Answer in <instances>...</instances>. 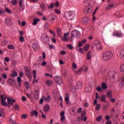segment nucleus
I'll list each match as a JSON object with an SVG mask.
<instances>
[{"mask_svg":"<svg viewBox=\"0 0 124 124\" xmlns=\"http://www.w3.org/2000/svg\"><path fill=\"white\" fill-rule=\"evenodd\" d=\"M44 101V97H43L40 100V102H39L40 104H42Z\"/></svg>","mask_w":124,"mask_h":124,"instance_id":"58","label":"nucleus"},{"mask_svg":"<svg viewBox=\"0 0 124 124\" xmlns=\"http://www.w3.org/2000/svg\"><path fill=\"white\" fill-rule=\"evenodd\" d=\"M94 44L96 47L97 50H102V46L100 45V43L98 40H95Z\"/></svg>","mask_w":124,"mask_h":124,"instance_id":"9","label":"nucleus"},{"mask_svg":"<svg viewBox=\"0 0 124 124\" xmlns=\"http://www.w3.org/2000/svg\"><path fill=\"white\" fill-rule=\"evenodd\" d=\"M112 35L116 37H123L124 36V33L121 31H115L113 32Z\"/></svg>","mask_w":124,"mask_h":124,"instance_id":"7","label":"nucleus"},{"mask_svg":"<svg viewBox=\"0 0 124 124\" xmlns=\"http://www.w3.org/2000/svg\"><path fill=\"white\" fill-rule=\"evenodd\" d=\"M77 86L78 87V89H81L82 88V82L78 81L77 82Z\"/></svg>","mask_w":124,"mask_h":124,"instance_id":"34","label":"nucleus"},{"mask_svg":"<svg viewBox=\"0 0 124 124\" xmlns=\"http://www.w3.org/2000/svg\"><path fill=\"white\" fill-rule=\"evenodd\" d=\"M101 119H102V116H99L96 118V120L97 122H100V121H101Z\"/></svg>","mask_w":124,"mask_h":124,"instance_id":"47","label":"nucleus"},{"mask_svg":"<svg viewBox=\"0 0 124 124\" xmlns=\"http://www.w3.org/2000/svg\"><path fill=\"white\" fill-rule=\"evenodd\" d=\"M67 81H68V84H71V83H72V76L70 75L68 76V78H67Z\"/></svg>","mask_w":124,"mask_h":124,"instance_id":"27","label":"nucleus"},{"mask_svg":"<svg viewBox=\"0 0 124 124\" xmlns=\"http://www.w3.org/2000/svg\"><path fill=\"white\" fill-rule=\"evenodd\" d=\"M26 74L27 77L31 76V71L28 68V67H26L25 68Z\"/></svg>","mask_w":124,"mask_h":124,"instance_id":"22","label":"nucleus"},{"mask_svg":"<svg viewBox=\"0 0 124 124\" xmlns=\"http://www.w3.org/2000/svg\"><path fill=\"white\" fill-rule=\"evenodd\" d=\"M5 10L7 13H11V11L8 8H5Z\"/></svg>","mask_w":124,"mask_h":124,"instance_id":"59","label":"nucleus"},{"mask_svg":"<svg viewBox=\"0 0 124 124\" xmlns=\"http://www.w3.org/2000/svg\"><path fill=\"white\" fill-rule=\"evenodd\" d=\"M8 104H11V105H13V103H15V100H12L10 98H8Z\"/></svg>","mask_w":124,"mask_h":124,"instance_id":"21","label":"nucleus"},{"mask_svg":"<svg viewBox=\"0 0 124 124\" xmlns=\"http://www.w3.org/2000/svg\"><path fill=\"white\" fill-rule=\"evenodd\" d=\"M102 88L103 90H106V89H107V85H106V84H105V83H103L102 84Z\"/></svg>","mask_w":124,"mask_h":124,"instance_id":"43","label":"nucleus"},{"mask_svg":"<svg viewBox=\"0 0 124 124\" xmlns=\"http://www.w3.org/2000/svg\"><path fill=\"white\" fill-rule=\"evenodd\" d=\"M49 110H50V106L49 105H46L44 106V111L45 113H46V112H48V111H49Z\"/></svg>","mask_w":124,"mask_h":124,"instance_id":"19","label":"nucleus"},{"mask_svg":"<svg viewBox=\"0 0 124 124\" xmlns=\"http://www.w3.org/2000/svg\"><path fill=\"white\" fill-rule=\"evenodd\" d=\"M90 22V18L88 17H85L82 18L81 20V22L82 24H85L89 23Z\"/></svg>","mask_w":124,"mask_h":124,"instance_id":"16","label":"nucleus"},{"mask_svg":"<svg viewBox=\"0 0 124 124\" xmlns=\"http://www.w3.org/2000/svg\"><path fill=\"white\" fill-rule=\"evenodd\" d=\"M101 74H104L106 72V68L105 67H102L100 70Z\"/></svg>","mask_w":124,"mask_h":124,"instance_id":"33","label":"nucleus"},{"mask_svg":"<svg viewBox=\"0 0 124 124\" xmlns=\"http://www.w3.org/2000/svg\"><path fill=\"white\" fill-rule=\"evenodd\" d=\"M93 9L92 6H88L85 8V9L84 10V14H89V13H91L92 10Z\"/></svg>","mask_w":124,"mask_h":124,"instance_id":"10","label":"nucleus"},{"mask_svg":"<svg viewBox=\"0 0 124 124\" xmlns=\"http://www.w3.org/2000/svg\"><path fill=\"white\" fill-rule=\"evenodd\" d=\"M96 90L97 92H101V91H102V89H101V87L100 86L97 87Z\"/></svg>","mask_w":124,"mask_h":124,"instance_id":"57","label":"nucleus"},{"mask_svg":"<svg viewBox=\"0 0 124 124\" xmlns=\"http://www.w3.org/2000/svg\"><path fill=\"white\" fill-rule=\"evenodd\" d=\"M39 19H34L33 20V23H32V25L33 26H36L37 25V22H39Z\"/></svg>","mask_w":124,"mask_h":124,"instance_id":"32","label":"nucleus"},{"mask_svg":"<svg viewBox=\"0 0 124 124\" xmlns=\"http://www.w3.org/2000/svg\"><path fill=\"white\" fill-rule=\"evenodd\" d=\"M39 93L37 91H35L33 94H34V96H38Z\"/></svg>","mask_w":124,"mask_h":124,"instance_id":"56","label":"nucleus"},{"mask_svg":"<svg viewBox=\"0 0 124 124\" xmlns=\"http://www.w3.org/2000/svg\"><path fill=\"white\" fill-rule=\"evenodd\" d=\"M81 71H83V69L82 68H80L78 70V71H75V74L77 75V74H79V73H80V72H81Z\"/></svg>","mask_w":124,"mask_h":124,"instance_id":"41","label":"nucleus"},{"mask_svg":"<svg viewBox=\"0 0 124 124\" xmlns=\"http://www.w3.org/2000/svg\"><path fill=\"white\" fill-rule=\"evenodd\" d=\"M98 9H99V8L98 7H97L95 8V10L94 11V12L93 13V16H94V15H95V13H96V12H97V10H98Z\"/></svg>","mask_w":124,"mask_h":124,"instance_id":"49","label":"nucleus"},{"mask_svg":"<svg viewBox=\"0 0 124 124\" xmlns=\"http://www.w3.org/2000/svg\"><path fill=\"white\" fill-rule=\"evenodd\" d=\"M54 80L56 81L57 85L59 86L62 84V78L60 76H56L54 78Z\"/></svg>","mask_w":124,"mask_h":124,"instance_id":"8","label":"nucleus"},{"mask_svg":"<svg viewBox=\"0 0 124 124\" xmlns=\"http://www.w3.org/2000/svg\"><path fill=\"white\" fill-rule=\"evenodd\" d=\"M72 66L74 69H76V68H77V65L75 63H73Z\"/></svg>","mask_w":124,"mask_h":124,"instance_id":"61","label":"nucleus"},{"mask_svg":"<svg viewBox=\"0 0 124 124\" xmlns=\"http://www.w3.org/2000/svg\"><path fill=\"white\" fill-rule=\"evenodd\" d=\"M120 59H124V48L121 49L120 52Z\"/></svg>","mask_w":124,"mask_h":124,"instance_id":"20","label":"nucleus"},{"mask_svg":"<svg viewBox=\"0 0 124 124\" xmlns=\"http://www.w3.org/2000/svg\"><path fill=\"white\" fill-rule=\"evenodd\" d=\"M64 17L67 20H74L75 18V12H66L64 13Z\"/></svg>","mask_w":124,"mask_h":124,"instance_id":"2","label":"nucleus"},{"mask_svg":"<svg viewBox=\"0 0 124 124\" xmlns=\"http://www.w3.org/2000/svg\"><path fill=\"white\" fill-rule=\"evenodd\" d=\"M0 82L1 83V85H4V84H5V81H4V80H2L1 78H0Z\"/></svg>","mask_w":124,"mask_h":124,"instance_id":"52","label":"nucleus"},{"mask_svg":"<svg viewBox=\"0 0 124 124\" xmlns=\"http://www.w3.org/2000/svg\"><path fill=\"white\" fill-rule=\"evenodd\" d=\"M8 83L10 86H15L16 85V81H15V79H14L13 78H9L8 80Z\"/></svg>","mask_w":124,"mask_h":124,"instance_id":"11","label":"nucleus"},{"mask_svg":"<svg viewBox=\"0 0 124 124\" xmlns=\"http://www.w3.org/2000/svg\"><path fill=\"white\" fill-rule=\"evenodd\" d=\"M54 6L55 7H59L60 6V2H59V1L56 2V3L54 4Z\"/></svg>","mask_w":124,"mask_h":124,"instance_id":"53","label":"nucleus"},{"mask_svg":"<svg viewBox=\"0 0 124 124\" xmlns=\"http://www.w3.org/2000/svg\"><path fill=\"white\" fill-rule=\"evenodd\" d=\"M0 101H1V105L3 106H7V103H6V96L5 95H0Z\"/></svg>","mask_w":124,"mask_h":124,"instance_id":"4","label":"nucleus"},{"mask_svg":"<svg viewBox=\"0 0 124 124\" xmlns=\"http://www.w3.org/2000/svg\"><path fill=\"white\" fill-rule=\"evenodd\" d=\"M20 108V107H19V105H16L15 106V109L16 110H19V108Z\"/></svg>","mask_w":124,"mask_h":124,"instance_id":"63","label":"nucleus"},{"mask_svg":"<svg viewBox=\"0 0 124 124\" xmlns=\"http://www.w3.org/2000/svg\"><path fill=\"white\" fill-rule=\"evenodd\" d=\"M99 100H100V101H102V102H105L106 103H107V101H106V96H105V95H102L100 96L99 97Z\"/></svg>","mask_w":124,"mask_h":124,"instance_id":"17","label":"nucleus"},{"mask_svg":"<svg viewBox=\"0 0 124 124\" xmlns=\"http://www.w3.org/2000/svg\"><path fill=\"white\" fill-rule=\"evenodd\" d=\"M100 107H101V105L100 104H97L95 107V110L98 111L100 109Z\"/></svg>","mask_w":124,"mask_h":124,"instance_id":"36","label":"nucleus"},{"mask_svg":"<svg viewBox=\"0 0 124 124\" xmlns=\"http://www.w3.org/2000/svg\"><path fill=\"white\" fill-rule=\"evenodd\" d=\"M89 47H90V45L89 44L86 45L84 47V50L86 51H88L89 50Z\"/></svg>","mask_w":124,"mask_h":124,"instance_id":"40","label":"nucleus"},{"mask_svg":"<svg viewBox=\"0 0 124 124\" xmlns=\"http://www.w3.org/2000/svg\"><path fill=\"white\" fill-rule=\"evenodd\" d=\"M86 111H83L82 112L81 114V121H83L84 122H86L87 121V116H85Z\"/></svg>","mask_w":124,"mask_h":124,"instance_id":"14","label":"nucleus"},{"mask_svg":"<svg viewBox=\"0 0 124 124\" xmlns=\"http://www.w3.org/2000/svg\"><path fill=\"white\" fill-rule=\"evenodd\" d=\"M54 4L53 2L51 3L49 6H48V9H50L51 8H54Z\"/></svg>","mask_w":124,"mask_h":124,"instance_id":"45","label":"nucleus"},{"mask_svg":"<svg viewBox=\"0 0 124 124\" xmlns=\"http://www.w3.org/2000/svg\"><path fill=\"white\" fill-rule=\"evenodd\" d=\"M67 47L70 50H72V49H73V46H72V45H68Z\"/></svg>","mask_w":124,"mask_h":124,"instance_id":"62","label":"nucleus"},{"mask_svg":"<svg viewBox=\"0 0 124 124\" xmlns=\"http://www.w3.org/2000/svg\"><path fill=\"white\" fill-rule=\"evenodd\" d=\"M44 99L45 101L49 102L51 100V97H50L49 95H48L47 97L44 96Z\"/></svg>","mask_w":124,"mask_h":124,"instance_id":"30","label":"nucleus"},{"mask_svg":"<svg viewBox=\"0 0 124 124\" xmlns=\"http://www.w3.org/2000/svg\"><path fill=\"white\" fill-rule=\"evenodd\" d=\"M41 40L43 43H45L47 45L50 43V39H49L48 35H42L41 36Z\"/></svg>","mask_w":124,"mask_h":124,"instance_id":"3","label":"nucleus"},{"mask_svg":"<svg viewBox=\"0 0 124 124\" xmlns=\"http://www.w3.org/2000/svg\"><path fill=\"white\" fill-rule=\"evenodd\" d=\"M10 123H12L13 124H16V121H15V120H12V119L10 120Z\"/></svg>","mask_w":124,"mask_h":124,"instance_id":"64","label":"nucleus"},{"mask_svg":"<svg viewBox=\"0 0 124 124\" xmlns=\"http://www.w3.org/2000/svg\"><path fill=\"white\" fill-rule=\"evenodd\" d=\"M110 98V102H112V103H114V102H115V101H116V99L113 98V97H111Z\"/></svg>","mask_w":124,"mask_h":124,"instance_id":"54","label":"nucleus"},{"mask_svg":"<svg viewBox=\"0 0 124 124\" xmlns=\"http://www.w3.org/2000/svg\"><path fill=\"white\" fill-rule=\"evenodd\" d=\"M21 118L22 119H27L28 118V115L26 114H23Z\"/></svg>","mask_w":124,"mask_h":124,"instance_id":"60","label":"nucleus"},{"mask_svg":"<svg viewBox=\"0 0 124 124\" xmlns=\"http://www.w3.org/2000/svg\"><path fill=\"white\" fill-rule=\"evenodd\" d=\"M40 6L42 9V10H43L44 11L46 10V5L44 4V3H42L40 5Z\"/></svg>","mask_w":124,"mask_h":124,"instance_id":"29","label":"nucleus"},{"mask_svg":"<svg viewBox=\"0 0 124 124\" xmlns=\"http://www.w3.org/2000/svg\"><path fill=\"white\" fill-rule=\"evenodd\" d=\"M124 82L123 81H120L119 83L118 86L119 87V88H122V87H124Z\"/></svg>","mask_w":124,"mask_h":124,"instance_id":"46","label":"nucleus"},{"mask_svg":"<svg viewBox=\"0 0 124 124\" xmlns=\"http://www.w3.org/2000/svg\"><path fill=\"white\" fill-rule=\"evenodd\" d=\"M87 59L88 60H91L92 59V54L91 51L88 52L86 54Z\"/></svg>","mask_w":124,"mask_h":124,"instance_id":"24","label":"nucleus"},{"mask_svg":"<svg viewBox=\"0 0 124 124\" xmlns=\"http://www.w3.org/2000/svg\"><path fill=\"white\" fill-rule=\"evenodd\" d=\"M33 78L34 79H35V78H36V71L33 70Z\"/></svg>","mask_w":124,"mask_h":124,"instance_id":"55","label":"nucleus"},{"mask_svg":"<svg viewBox=\"0 0 124 124\" xmlns=\"http://www.w3.org/2000/svg\"><path fill=\"white\" fill-rule=\"evenodd\" d=\"M46 85H47V86H51L52 84H53V81H52L51 80H47L46 82Z\"/></svg>","mask_w":124,"mask_h":124,"instance_id":"44","label":"nucleus"},{"mask_svg":"<svg viewBox=\"0 0 124 124\" xmlns=\"http://www.w3.org/2000/svg\"><path fill=\"white\" fill-rule=\"evenodd\" d=\"M107 96H108V97H109V98L112 97L113 96H112V91H111V90H109L108 91L107 93Z\"/></svg>","mask_w":124,"mask_h":124,"instance_id":"28","label":"nucleus"},{"mask_svg":"<svg viewBox=\"0 0 124 124\" xmlns=\"http://www.w3.org/2000/svg\"><path fill=\"white\" fill-rule=\"evenodd\" d=\"M72 37H76L78 38V37H80V32L77 30H74L72 31L71 32Z\"/></svg>","mask_w":124,"mask_h":124,"instance_id":"6","label":"nucleus"},{"mask_svg":"<svg viewBox=\"0 0 124 124\" xmlns=\"http://www.w3.org/2000/svg\"><path fill=\"white\" fill-rule=\"evenodd\" d=\"M38 47V46L36 43L32 44V47L34 51H37Z\"/></svg>","mask_w":124,"mask_h":124,"instance_id":"23","label":"nucleus"},{"mask_svg":"<svg viewBox=\"0 0 124 124\" xmlns=\"http://www.w3.org/2000/svg\"><path fill=\"white\" fill-rule=\"evenodd\" d=\"M17 75L18 74L15 71H14L11 74V77H12L13 78H15V77H16V76H17Z\"/></svg>","mask_w":124,"mask_h":124,"instance_id":"25","label":"nucleus"},{"mask_svg":"<svg viewBox=\"0 0 124 124\" xmlns=\"http://www.w3.org/2000/svg\"><path fill=\"white\" fill-rule=\"evenodd\" d=\"M69 35V32L64 33V36L62 37V40H63V41L67 42L68 40H69V39L67 38V36H68Z\"/></svg>","mask_w":124,"mask_h":124,"instance_id":"12","label":"nucleus"},{"mask_svg":"<svg viewBox=\"0 0 124 124\" xmlns=\"http://www.w3.org/2000/svg\"><path fill=\"white\" fill-rule=\"evenodd\" d=\"M62 73L63 75H64V76L66 77V76L67 75V73H68V71H67L66 69H64L62 70Z\"/></svg>","mask_w":124,"mask_h":124,"instance_id":"31","label":"nucleus"},{"mask_svg":"<svg viewBox=\"0 0 124 124\" xmlns=\"http://www.w3.org/2000/svg\"><path fill=\"white\" fill-rule=\"evenodd\" d=\"M77 51H78L80 54H84V50L82 48H80L78 49V48H77Z\"/></svg>","mask_w":124,"mask_h":124,"instance_id":"39","label":"nucleus"},{"mask_svg":"<svg viewBox=\"0 0 124 124\" xmlns=\"http://www.w3.org/2000/svg\"><path fill=\"white\" fill-rule=\"evenodd\" d=\"M5 23L8 26H12V21L10 18H5Z\"/></svg>","mask_w":124,"mask_h":124,"instance_id":"13","label":"nucleus"},{"mask_svg":"<svg viewBox=\"0 0 124 124\" xmlns=\"http://www.w3.org/2000/svg\"><path fill=\"white\" fill-rule=\"evenodd\" d=\"M61 122L63 123L65 121V116H64V111H62L60 113Z\"/></svg>","mask_w":124,"mask_h":124,"instance_id":"15","label":"nucleus"},{"mask_svg":"<svg viewBox=\"0 0 124 124\" xmlns=\"http://www.w3.org/2000/svg\"><path fill=\"white\" fill-rule=\"evenodd\" d=\"M54 12H55V13H57V14H61V11L58 9L54 10Z\"/></svg>","mask_w":124,"mask_h":124,"instance_id":"48","label":"nucleus"},{"mask_svg":"<svg viewBox=\"0 0 124 124\" xmlns=\"http://www.w3.org/2000/svg\"><path fill=\"white\" fill-rule=\"evenodd\" d=\"M120 71L121 72H124V64H122V65L121 66Z\"/></svg>","mask_w":124,"mask_h":124,"instance_id":"51","label":"nucleus"},{"mask_svg":"<svg viewBox=\"0 0 124 124\" xmlns=\"http://www.w3.org/2000/svg\"><path fill=\"white\" fill-rule=\"evenodd\" d=\"M113 57V53L111 51H106L102 55V59L104 62H107Z\"/></svg>","mask_w":124,"mask_h":124,"instance_id":"1","label":"nucleus"},{"mask_svg":"<svg viewBox=\"0 0 124 124\" xmlns=\"http://www.w3.org/2000/svg\"><path fill=\"white\" fill-rule=\"evenodd\" d=\"M34 115V116H35L36 117V116L38 115V112H37L36 111V110H33L31 111V115Z\"/></svg>","mask_w":124,"mask_h":124,"instance_id":"38","label":"nucleus"},{"mask_svg":"<svg viewBox=\"0 0 124 124\" xmlns=\"http://www.w3.org/2000/svg\"><path fill=\"white\" fill-rule=\"evenodd\" d=\"M118 73L114 71H109L108 73L107 76L108 77H109L110 79H113L116 78V76H117Z\"/></svg>","mask_w":124,"mask_h":124,"instance_id":"5","label":"nucleus"},{"mask_svg":"<svg viewBox=\"0 0 124 124\" xmlns=\"http://www.w3.org/2000/svg\"><path fill=\"white\" fill-rule=\"evenodd\" d=\"M83 44L81 42H79L78 43V46H77V48H80V47H82Z\"/></svg>","mask_w":124,"mask_h":124,"instance_id":"50","label":"nucleus"},{"mask_svg":"<svg viewBox=\"0 0 124 124\" xmlns=\"http://www.w3.org/2000/svg\"><path fill=\"white\" fill-rule=\"evenodd\" d=\"M57 32L58 36L61 37V36H62V29H61L60 28H57Z\"/></svg>","mask_w":124,"mask_h":124,"instance_id":"26","label":"nucleus"},{"mask_svg":"<svg viewBox=\"0 0 124 124\" xmlns=\"http://www.w3.org/2000/svg\"><path fill=\"white\" fill-rule=\"evenodd\" d=\"M8 48L9 49V50H14L15 49L14 46L12 45H8Z\"/></svg>","mask_w":124,"mask_h":124,"instance_id":"42","label":"nucleus"},{"mask_svg":"<svg viewBox=\"0 0 124 124\" xmlns=\"http://www.w3.org/2000/svg\"><path fill=\"white\" fill-rule=\"evenodd\" d=\"M19 6L21 8H23V7H24V6H25V5H24V3L23 2L22 0H19Z\"/></svg>","mask_w":124,"mask_h":124,"instance_id":"37","label":"nucleus"},{"mask_svg":"<svg viewBox=\"0 0 124 124\" xmlns=\"http://www.w3.org/2000/svg\"><path fill=\"white\" fill-rule=\"evenodd\" d=\"M114 6V4H110L108 5L106 9L107 10H110V9H111Z\"/></svg>","mask_w":124,"mask_h":124,"instance_id":"35","label":"nucleus"},{"mask_svg":"<svg viewBox=\"0 0 124 124\" xmlns=\"http://www.w3.org/2000/svg\"><path fill=\"white\" fill-rule=\"evenodd\" d=\"M48 18L52 21H54L56 19V15H54L53 14H50L48 15Z\"/></svg>","mask_w":124,"mask_h":124,"instance_id":"18","label":"nucleus"}]
</instances>
